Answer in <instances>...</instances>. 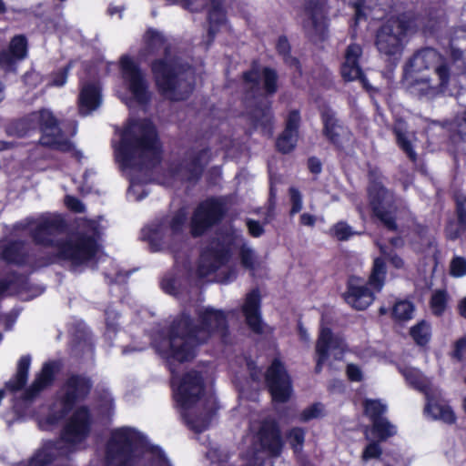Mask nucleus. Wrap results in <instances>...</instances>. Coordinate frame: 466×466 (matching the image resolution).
<instances>
[{"label":"nucleus","instance_id":"1","mask_svg":"<svg viewBox=\"0 0 466 466\" xmlns=\"http://www.w3.org/2000/svg\"><path fill=\"white\" fill-rule=\"evenodd\" d=\"M197 320L187 310L178 313L167 328V357L184 363L193 360L199 347L213 336L228 332V316L222 309L206 307L196 311Z\"/></svg>","mask_w":466,"mask_h":466},{"label":"nucleus","instance_id":"2","mask_svg":"<svg viewBox=\"0 0 466 466\" xmlns=\"http://www.w3.org/2000/svg\"><path fill=\"white\" fill-rule=\"evenodd\" d=\"M143 55H156L163 48V56L152 59L148 67L157 93L170 100L178 101L182 66L177 57L171 56V46L165 35L155 28H148L143 35Z\"/></svg>","mask_w":466,"mask_h":466},{"label":"nucleus","instance_id":"3","mask_svg":"<svg viewBox=\"0 0 466 466\" xmlns=\"http://www.w3.org/2000/svg\"><path fill=\"white\" fill-rule=\"evenodd\" d=\"M151 160L160 161L161 143L155 124L143 118L126 127L120 136L116 157L124 167L142 170L147 155Z\"/></svg>","mask_w":466,"mask_h":466},{"label":"nucleus","instance_id":"4","mask_svg":"<svg viewBox=\"0 0 466 466\" xmlns=\"http://www.w3.org/2000/svg\"><path fill=\"white\" fill-rule=\"evenodd\" d=\"M241 243L238 257L242 268L252 274L258 268V257L254 249L248 247L242 233L230 228L221 237L214 238L200 253L198 273L200 277H208L226 266L232 258L233 247Z\"/></svg>","mask_w":466,"mask_h":466},{"label":"nucleus","instance_id":"5","mask_svg":"<svg viewBox=\"0 0 466 466\" xmlns=\"http://www.w3.org/2000/svg\"><path fill=\"white\" fill-rule=\"evenodd\" d=\"M9 131L18 137H26L32 131H38L41 134L39 144L42 147L62 153H69L74 147V143L65 137L59 120L47 108L33 111L14 121L9 127Z\"/></svg>","mask_w":466,"mask_h":466},{"label":"nucleus","instance_id":"6","mask_svg":"<svg viewBox=\"0 0 466 466\" xmlns=\"http://www.w3.org/2000/svg\"><path fill=\"white\" fill-rule=\"evenodd\" d=\"M204 392L203 377L199 371L195 370L184 373L174 390V400L181 410V417L185 424L196 433H201L208 429L214 414L212 410L199 415L189 412V410L199 401Z\"/></svg>","mask_w":466,"mask_h":466},{"label":"nucleus","instance_id":"7","mask_svg":"<svg viewBox=\"0 0 466 466\" xmlns=\"http://www.w3.org/2000/svg\"><path fill=\"white\" fill-rule=\"evenodd\" d=\"M419 15L409 10L386 19L377 29L375 46L389 57L400 55L404 49L408 33L418 26Z\"/></svg>","mask_w":466,"mask_h":466},{"label":"nucleus","instance_id":"8","mask_svg":"<svg viewBox=\"0 0 466 466\" xmlns=\"http://www.w3.org/2000/svg\"><path fill=\"white\" fill-rule=\"evenodd\" d=\"M94 382L91 377L84 373H70L62 381L56 396L59 405L57 410L50 411L46 421L49 425H56L64 420L70 412L89 398Z\"/></svg>","mask_w":466,"mask_h":466},{"label":"nucleus","instance_id":"9","mask_svg":"<svg viewBox=\"0 0 466 466\" xmlns=\"http://www.w3.org/2000/svg\"><path fill=\"white\" fill-rule=\"evenodd\" d=\"M146 444L145 436L133 428L113 430L105 447V466H134L136 453Z\"/></svg>","mask_w":466,"mask_h":466},{"label":"nucleus","instance_id":"10","mask_svg":"<svg viewBox=\"0 0 466 466\" xmlns=\"http://www.w3.org/2000/svg\"><path fill=\"white\" fill-rule=\"evenodd\" d=\"M403 375L408 384L425 396V412L433 420H439L446 424L456 422L457 417L452 408L443 399L441 391L434 387L431 381L419 370L407 369Z\"/></svg>","mask_w":466,"mask_h":466},{"label":"nucleus","instance_id":"11","mask_svg":"<svg viewBox=\"0 0 466 466\" xmlns=\"http://www.w3.org/2000/svg\"><path fill=\"white\" fill-rule=\"evenodd\" d=\"M56 249L63 261L79 267L96 258L98 243L94 236L78 232L69 238H60Z\"/></svg>","mask_w":466,"mask_h":466},{"label":"nucleus","instance_id":"12","mask_svg":"<svg viewBox=\"0 0 466 466\" xmlns=\"http://www.w3.org/2000/svg\"><path fill=\"white\" fill-rule=\"evenodd\" d=\"M241 80L246 86V94L251 95L254 99L260 96V81L264 96H273L279 87L277 69L269 66H261L258 59H253L249 68L242 72Z\"/></svg>","mask_w":466,"mask_h":466},{"label":"nucleus","instance_id":"13","mask_svg":"<svg viewBox=\"0 0 466 466\" xmlns=\"http://www.w3.org/2000/svg\"><path fill=\"white\" fill-rule=\"evenodd\" d=\"M228 208L224 201L208 198L201 201L194 209L190 219V234L193 238L205 235L225 218Z\"/></svg>","mask_w":466,"mask_h":466},{"label":"nucleus","instance_id":"14","mask_svg":"<svg viewBox=\"0 0 466 466\" xmlns=\"http://www.w3.org/2000/svg\"><path fill=\"white\" fill-rule=\"evenodd\" d=\"M119 71L123 82L135 101L140 106L148 105L151 102L152 94L140 65L128 55H124L119 60Z\"/></svg>","mask_w":466,"mask_h":466},{"label":"nucleus","instance_id":"15","mask_svg":"<svg viewBox=\"0 0 466 466\" xmlns=\"http://www.w3.org/2000/svg\"><path fill=\"white\" fill-rule=\"evenodd\" d=\"M302 11L305 18L302 28L312 42H323L328 37L329 6L327 0H304Z\"/></svg>","mask_w":466,"mask_h":466},{"label":"nucleus","instance_id":"16","mask_svg":"<svg viewBox=\"0 0 466 466\" xmlns=\"http://www.w3.org/2000/svg\"><path fill=\"white\" fill-rule=\"evenodd\" d=\"M265 384L272 401L285 403L289 400L293 385L285 363L279 357H275L264 374Z\"/></svg>","mask_w":466,"mask_h":466},{"label":"nucleus","instance_id":"17","mask_svg":"<svg viewBox=\"0 0 466 466\" xmlns=\"http://www.w3.org/2000/svg\"><path fill=\"white\" fill-rule=\"evenodd\" d=\"M66 229V223L59 214H45L35 221V226L31 229L30 236L33 242L45 248H57L60 241L56 239V235L62 234Z\"/></svg>","mask_w":466,"mask_h":466},{"label":"nucleus","instance_id":"18","mask_svg":"<svg viewBox=\"0 0 466 466\" xmlns=\"http://www.w3.org/2000/svg\"><path fill=\"white\" fill-rule=\"evenodd\" d=\"M70 413L72 414L62 430L61 437L67 443H80L91 432L93 424L91 410L87 405H79Z\"/></svg>","mask_w":466,"mask_h":466},{"label":"nucleus","instance_id":"19","mask_svg":"<svg viewBox=\"0 0 466 466\" xmlns=\"http://www.w3.org/2000/svg\"><path fill=\"white\" fill-rule=\"evenodd\" d=\"M435 74L438 76L439 84L433 86L431 84L430 78H413L411 75H408L409 90L411 94L420 99H433L439 95L444 93L447 89L451 79L450 65H440L435 68Z\"/></svg>","mask_w":466,"mask_h":466},{"label":"nucleus","instance_id":"20","mask_svg":"<svg viewBox=\"0 0 466 466\" xmlns=\"http://www.w3.org/2000/svg\"><path fill=\"white\" fill-rule=\"evenodd\" d=\"M319 116L323 137L337 151H343L345 142H349L352 135L350 128L343 124L337 116L336 112L329 106L320 110Z\"/></svg>","mask_w":466,"mask_h":466},{"label":"nucleus","instance_id":"21","mask_svg":"<svg viewBox=\"0 0 466 466\" xmlns=\"http://www.w3.org/2000/svg\"><path fill=\"white\" fill-rule=\"evenodd\" d=\"M377 293L365 283L363 278L350 275L341 297L345 303L358 311L366 310L376 299Z\"/></svg>","mask_w":466,"mask_h":466},{"label":"nucleus","instance_id":"22","mask_svg":"<svg viewBox=\"0 0 466 466\" xmlns=\"http://www.w3.org/2000/svg\"><path fill=\"white\" fill-rule=\"evenodd\" d=\"M363 49L360 45L357 43L350 44L344 53V62L340 66V75L345 82L358 80L365 90L370 91L372 86L360 64Z\"/></svg>","mask_w":466,"mask_h":466},{"label":"nucleus","instance_id":"23","mask_svg":"<svg viewBox=\"0 0 466 466\" xmlns=\"http://www.w3.org/2000/svg\"><path fill=\"white\" fill-rule=\"evenodd\" d=\"M258 450L269 457L280 456L284 447L280 427L275 420H264L256 433Z\"/></svg>","mask_w":466,"mask_h":466},{"label":"nucleus","instance_id":"24","mask_svg":"<svg viewBox=\"0 0 466 466\" xmlns=\"http://www.w3.org/2000/svg\"><path fill=\"white\" fill-rule=\"evenodd\" d=\"M211 161V148L205 147L199 150L187 152V158L175 168V173L184 171V180L198 183L203 177L207 166Z\"/></svg>","mask_w":466,"mask_h":466},{"label":"nucleus","instance_id":"25","mask_svg":"<svg viewBox=\"0 0 466 466\" xmlns=\"http://www.w3.org/2000/svg\"><path fill=\"white\" fill-rule=\"evenodd\" d=\"M449 65L446 58L441 56L435 48L424 47L413 54L405 65L406 80L409 79L408 75L419 73L423 70L435 68L440 65Z\"/></svg>","mask_w":466,"mask_h":466},{"label":"nucleus","instance_id":"26","mask_svg":"<svg viewBox=\"0 0 466 466\" xmlns=\"http://www.w3.org/2000/svg\"><path fill=\"white\" fill-rule=\"evenodd\" d=\"M60 369L57 361H47L42 365V368L33 382L27 387L22 395L25 401L35 400L42 391L51 387L56 380V375Z\"/></svg>","mask_w":466,"mask_h":466},{"label":"nucleus","instance_id":"27","mask_svg":"<svg viewBox=\"0 0 466 466\" xmlns=\"http://www.w3.org/2000/svg\"><path fill=\"white\" fill-rule=\"evenodd\" d=\"M342 339L334 336L330 328L325 327L320 329L319 337L316 341V365L314 368L315 373L319 374L322 371L323 365L329 358V351L339 350V353L343 354Z\"/></svg>","mask_w":466,"mask_h":466},{"label":"nucleus","instance_id":"28","mask_svg":"<svg viewBox=\"0 0 466 466\" xmlns=\"http://www.w3.org/2000/svg\"><path fill=\"white\" fill-rule=\"evenodd\" d=\"M300 120L299 110L293 109L289 112L284 130L276 139V149L279 153L286 155L295 149L298 143Z\"/></svg>","mask_w":466,"mask_h":466},{"label":"nucleus","instance_id":"29","mask_svg":"<svg viewBox=\"0 0 466 466\" xmlns=\"http://www.w3.org/2000/svg\"><path fill=\"white\" fill-rule=\"evenodd\" d=\"M262 297L258 288L252 289L246 294L241 310L248 328L255 333L263 331L261 317Z\"/></svg>","mask_w":466,"mask_h":466},{"label":"nucleus","instance_id":"30","mask_svg":"<svg viewBox=\"0 0 466 466\" xmlns=\"http://www.w3.org/2000/svg\"><path fill=\"white\" fill-rule=\"evenodd\" d=\"M368 197L370 208L384 206L388 195V189L383 185V176L379 168H371L368 172Z\"/></svg>","mask_w":466,"mask_h":466},{"label":"nucleus","instance_id":"31","mask_svg":"<svg viewBox=\"0 0 466 466\" xmlns=\"http://www.w3.org/2000/svg\"><path fill=\"white\" fill-rule=\"evenodd\" d=\"M2 259L7 264L25 266L27 264L28 253L24 241L16 239L4 246L1 252Z\"/></svg>","mask_w":466,"mask_h":466},{"label":"nucleus","instance_id":"32","mask_svg":"<svg viewBox=\"0 0 466 466\" xmlns=\"http://www.w3.org/2000/svg\"><path fill=\"white\" fill-rule=\"evenodd\" d=\"M101 103V89L97 85L94 83H88L82 87L78 96V106L80 111H94L100 106Z\"/></svg>","mask_w":466,"mask_h":466},{"label":"nucleus","instance_id":"33","mask_svg":"<svg viewBox=\"0 0 466 466\" xmlns=\"http://www.w3.org/2000/svg\"><path fill=\"white\" fill-rule=\"evenodd\" d=\"M31 356L23 355L17 361L15 374L5 382V388L11 392H17L23 390L28 380V374L31 366Z\"/></svg>","mask_w":466,"mask_h":466},{"label":"nucleus","instance_id":"34","mask_svg":"<svg viewBox=\"0 0 466 466\" xmlns=\"http://www.w3.org/2000/svg\"><path fill=\"white\" fill-rule=\"evenodd\" d=\"M248 116L255 127H260L263 129L272 128L274 116L271 102L258 101L248 111Z\"/></svg>","mask_w":466,"mask_h":466},{"label":"nucleus","instance_id":"35","mask_svg":"<svg viewBox=\"0 0 466 466\" xmlns=\"http://www.w3.org/2000/svg\"><path fill=\"white\" fill-rule=\"evenodd\" d=\"M387 278L386 261L381 257L373 259L370 273L365 283L370 286L377 294L380 293Z\"/></svg>","mask_w":466,"mask_h":466},{"label":"nucleus","instance_id":"36","mask_svg":"<svg viewBox=\"0 0 466 466\" xmlns=\"http://www.w3.org/2000/svg\"><path fill=\"white\" fill-rule=\"evenodd\" d=\"M415 305L408 299H398L391 308L390 316L395 322H406L413 318Z\"/></svg>","mask_w":466,"mask_h":466},{"label":"nucleus","instance_id":"37","mask_svg":"<svg viewBox=\"0 0 466 466\" xmlns=\"http://www.w3.org/2000/svg\"><path fill=\"white\" fill-rule=\"evenodd\" d=\"M55 444L48 442L38 449L29 460V466H48L52 464L56 456Z\"/></svg>","mask_w":466,"mask_h":466},{"label":"nucleus","instance_id":"38","mask_svg":"<svg viewBox=\"0 0 466 466\" xmlns=\"http://www.w3.org/2000/svg\"><path fill=\"white\" fill-rule=\"evenodd\" d=\"M141 234L142 239L149 244L151 251L156 252L160 249L163 240L161 224L145 227L142 228Z\"/></svg>","mask_w":466,"mask_h":466},{"label":"nucleus","instance_id":"39","mask_svg":"<svg viewBox=\"0 0 466 466\" xmlns=\"http://www.w3.org/2000/svg\"><path fill=\"white\" fill-rule=\"evenodd\" d=\"M410 335L418 346H426L431 337V326L426 320H420L410 329Z\"/></svg>","mask_w":466,"mask_h":466},{"label":"nucleus","instance_id":"40","mask_svg":"<svg viewBox=\"0 0 466 466\" xmlns=\"http://www.w3.org/2000/svg\"><path fill=\"white\" fill-rule=\"evenodd\" d=\"M371 433L379 441H384L396 434V428L385 417L371 422Z\"/></svg>","mask_w":466,"mask_h":466},{"label":"nucleus","instance_id":"41","mask_svg":"<svg viewBox=\"0 0 466 466\" xmlns=\"http://www.w3.org/2000/svg\"><path fill=\"white\" fill-rule=\"evenodd\" d=\"M306 431L301 427H292L286 432V439L295 454L300 453L305 443Z\"/></svg>","mask_w":466,"mask_h":466},{"label":"nucleus","instance_id":"42","mask_svg":"<svg viewBox=\"0 0 466 466\" xmlns=\"http://www.w3.org/2000/svg\"><path fill=\"white\" fill-rule=\"evenodd\" d=\"M364 414L374 421L376 420L383 418L387 411V406L383 404L380 400L367 399L363 401Z\"/></svg>","mask_w":466,"mask_h":466},{"label":"nucleus","instance_id":"43","mask_svg":"<svg viewBox=\"0 0 466 466\" xmlns=\"http://www.w3.org/2000/svg\"><path fill=\"white\" fill-rule=\"evenodd\" d=\"M392 133L396 137L397 146L407 155L411 162L415 163L418 159V155L414 150L410 140L407 137L405 133L397 127H393Z\"/></svg>","mask_w":466,"mask_h":466},{"label":"nucleus","instance_id":"44","mask_svg":"<svg viewBox=\"0 0 466 466\" xmlns=\"http://www.w3.org/2000/svg\"><path fill=\"white\" fill-rule=\"evenodd\" d=\"M448 293L445 289L435 290L430 299V308L433 315L441 317L447 309Z\"/></svg>","mask_w":466,"mask_h":466},{"label":"nucleus","instance_id":"45","mask_svg":"<svg viewBox=\"0 0 466 466\" xmlns=\"http://www.w3.org/2000/svg\"><path fill=\"white\" fill-rule=\"evenodd\" d=\"M371 212L372 215L376 217L388 230L392 232L398 230L396 217L391 213V211L387 210L384 206L376 207L371 209Z\"/></svg>","mask_w":466,"mask_h":466},{"label":"nucleus","instance_id":"46","mask_svg":"<svg viewBox=\"0 0 466 466\" xmlns=\"http://www.w3.org/2000/svg\"><path fill=\"white\" fill-rule=\"evenodd\" d=\"M453 125L451 138L454 142H466V107L456 115Z\"/></svg>","mask_w":466,"mask_h":466},{"label":"nucleus","instance_id":"47","mask_svg":"<svg viewBox=\"0 0 466 466\" xmlns=\"http://www.w3.org/2000/svg\"><path fill=\"white\" fill-rule=\"evenodd\" d=\"M27 38L24 35H15L9 44L8 50L16 57L18 60L24 59L27 55Z\"/></svg>","mask_w":466,"mask_h":466},{"label":"nucleus","instance_id":"48","mask_svg":"<svg viewBox=\"0 0 466 466\" xmlns=\"http://www.w3.org/2000/svg\"><path fill=\"white\" fill-rule=\"evenodd\" d=\"M187 222V212L184 208L177 209L171 219L169 220L168 227L172 235H179L183 232V228Z\"/></svg>","mask_w":466,"mask_h":466},{"label":"nucleus","instance_id":"49","mask_svg":"<svg viewBox=\"0 0 466 466\" xmlns=\"http://www.w3.org/2000/svg\"><path fill=\"white\" fill-rule=\"evenodd\" d=\"M329 234L339 241H346L354 232L345 221H339L330 228Z\"/></svg>","mask_w":466,"mask_h":466},{"label":"nucleus","instance_id":"50","mask_svg":"<svg viewBox=\"0 0 466 466\" xmlns=\"http://www.w3.org/2000/svg\"><path fill=\"white\" fill-rule=\"evenodd\" d=\"M62 261V257L56 252H49L44 256H40L35 259L34 266L37 268H46Z\"/></svg>","mask_w":466,"mask_h":466},{"label":"nucleus","instance_id":"51","mask_svg":"<svg viewBox=\"0 0 466 466\" xmlns=\"http://www.w3.org/2000/svg\"><path fill=\"white\" fill-rule=\"evenodd\" d=\"M450 273L455 278L466 275V258L463 257L453 258L450 264Z\"/></svg>","mask_w":466,"mask_h":466},{"label":"nucleus","instance_id":"52","mask_svg":"<svg viewBox=\"0 0 466 466\" xmlns=\"http://www.w3.org/2000/svg\"><path fill=\"white\" fill-rule=\"evenodd\" d=\"M413 232L425 244L427 248H431L435 244V238L429 235V228L427 226L417 224Z\"/></svg>","mask_w":466,"mask_h":466},{"label":"nucleus","instance_id":"53","mask_svg":"<svg viewBox=\"0 0 466 466\" xmlns=\"http://www.w3.org/2000/svg\"><path fill=\"white\" fill-rule=\"evenodd\" d=\"M10 276L7 282L11 283V287H16L20 290L28 289L29 278L26 275L13 271Z\"/></svg>","mask_w":466,"mask_h":466},{"label":"nucleus","instance_id":"54","mask_svg":"<svg viewBox=\"0 0 466 466\" xmlns=\"http://www.w3.org/2000/svg\"><path fill=\"white\" fill-rule=\"evenodd\" d=\"M289 193L291 202V208L289 213L291 216H293L302 209V196L300 191L294 187H289Z\"/></svg>","mask_w":466,"mask_h":466},{"label":"nucleus","instance_id":"55","mask_svg":"<svg viewBox=\"0 0 466 466\" xmlns=\"http://www.w3.org/2000/svg\"><path fill=\"white\" fill-rule=\"evenodd\" d=\"M382 454V449L378 441L369 443L362 452L363 460L379 459Z\"/></svg>","mask_w":466,"mask_h":466},{"label":"nucleus","instance_id":"56","mask_svg":"<svg viewBox=\"0 0 466 466\" xmlns=\"http://www.w3.org/2000/svg\"><path fill=\"white\" fill-rule=\"evenodd\" d=\"M320 414L321 404L316 402L302 410V412L300 413V420L306 422L312 419L319 417Z\"/></svg>","mask_w":466,"mask_h":466},{"label":"nucleus","instance_id":"57","mask_svg":"<svg viewBox=\"0 0 466 466\" xmlns=\"http://www.w3.org/2000/svg\"><path fill=\"white\" fill-rule=\"evenodd\" d=\"M70 65L63 66L52 74L51 84L55 86H63L67 80Z\"/></svg>","mask_w":466,"mask_h":466},{"label":"nucleus","instance_id":"58","mask_svg":"<svg viewBox=\"0 0 466 466\" xmlns=\"http://www.w3.org/2000/svg\"><path fill=\"white\" fill-rule=\"evenodd\" d=\"M246 226L248 230V234L253 238H259L265 232L263 225L256 219L247 218Z\"/></svg>","mask_w":466,"mask_h":466},{"label":"nucleus","instance_id":"59","mask_svg":"<svg viewBox=\"0 0 466 466\" xmlns=\"http://www.w3.org/2000/svg\"><path fill=\"white\" fill-rule=\"evenodd\" d=\"M208 20L209 24L215 25L216 26L222 25L226 21L225 10L209 9L208 13Z\"/></svg>","mask_w":466,"mask_h":466},{"label":"nucleus","instance_id":"60","mask_svg":"<svg viewBox=\"0 0 466 466\" xmlns=\"http://www.w3.org/2000/svg\"><path fill=\"white\" fill-rule=\"evenodd\" d=\"M276 51L281 57L288 56L291 53V46L286 35L279 36L276 43Z\"/></svg>","mask_w":466,"mask_h":466},{"label":"nucleus","instance_id":"61","mask_svg":"<svg viewBox=\"0 0 466 466\" xmlns=\"http://www.w3.org/2000/svg\"><path fill=\"white\" fill-rule=\"evenodd\" d=\"M346 375L350 381L360 382L363 380V374L360 367L356 364L350 363L346 367Z\"/></svg>","mask_w":466,"mask_h":466},{"label":"nucleus","instance_id":"62","mask_svg":"<svg viewBox=\"0 0 466 466\" xmlns=\"http://www.w3.org/2000/svg\"><path fill=\"white\" fill-rule=\"evenodd\" d=\"M466 351V337L458 339L453 347L452 357L458 360H462L464 352Z\"/></svg>","mask_w":466,"mask_h":466},{"label":"nucleus","instance_id":"63","mask_svg":"<svg viewBox=\"0 0 466 466\" xmlns=\"http://www.w3.org/2000/svg\"><path fill=\"white\" fill-rule=\"evenodd\" d=\"M67 208L76 213H82L85 211V205L76 197L67 196L66 198Z\"/></svg>","mask_w":466,"mask_h":466},{"label":"nucleus","instance_id":"64","mask_svg":"<svg viewBox=\"0 0 466 466\" xmlns=\"http://www.w3.org/2000/svg\"><path fill=\"white\" fill-rule=\"evenodd\" d=\"M456 214L459 227L466 229V208L461 201H458L456 204Z\"/></svg>","mask_w":466,"mask_h":466}]
</instances>
